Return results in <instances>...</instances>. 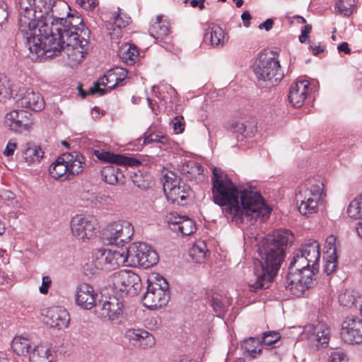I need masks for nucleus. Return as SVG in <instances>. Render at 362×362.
I'll list each match as a JSON object with an SVG mask.
<instances>
[{
  "instance_id": "nucleus-49",
  "label": "nucleus",
  "mask_w": 362,
  "mask_h": 362,
  "mask_svg": "<svg viewBox=\"0 0 362 362\" xmlns=\"http://www.w3.org/2000/svg\"><path fill=\"white\" fill-rule=\"evenodd\" d=\"M281 339V334L276 331H269L264 332L262 337V342L267 346L272 345Z\"/></svg>"
},
{
  "instance_id": "nucleus-46",
  "label": "nucleus",
  "mask_w": 362,
  "mask_h": 362,
  "mask_svg": "<svg viewBox=\"0 0 362 362\" xmlns=\"http://www.w3.org/2000/svg\"><path fill=\"white\" fill-rule=\"evenodd\" d=\"M356 300V298L351 291L346 290L339 296V301L344 308H352L355 305Z\"/></svg>"
},
{
  "instance_id": "nucleus-1",
  "label": "nucleus",
  "mask_w": 362,
  "mask_h": 362,
  "mask_svg": "<svg viewBox=\"0 0 362 362\" xmlns=\"http://www.w3.org/2000/svg\"><path fill=\"white\" fill-rule=\"evenodd\" d=\"M20 17L18 22V35L25 40V47L28 49V43L35 41L37 45L44 42L45 49L59 50L61 41L60 26L64 25V21H70L73 15H67L66 18L58 17L54 15L57 4L54 0H19Z\"/></svg>"
},
{
  "instance_id": "nucleus-53",
  "label": "nucleus",
  "mask_w": 362,
  "mask_h": 362,
  "mask_svg": "<svg viewBox=\"0 0 362 362\" xmlns=\"http://www.w3.org/2000/svg\"><path fill=\"white\" fill-rule=\"evenodd\" d=\"M76 3L87 11L93 10L97 5V0H76Z\"/></svg>"
},
{
  "instance_id": "nucleus-56",
  "label": "nucleus",
  "mask_w": 362,
  "mask_h": 362,
  "mask_svg": "<svg viewBox=\"0 0 362 362\" xmlns=\"http://www.w3.org/2000/svg\"><path fill=\"white\" fill-rule=\"evenodd\" d=\"M336 8L338 9L340 13H342L345 16H349L351 13V8H348L344 5V2L343 0L337 1Z\"/></svg>"
},
{
  "instance_id": "nucleus-57",
  "label": "nucleus",
  "mask_w": 362,
  "mask_h": 362,
  "mask_svg": "<svg viewBox=\"0 0 362 362\" xmlns=\"http://www.w3.org/2000/svg\"><path fill=\"white\" fill-rule=\"evenodd\" d=\"M51 284V279L48 276H43L42 286L40 288V292L42 294H47Z\"/></svg>"
},
{
  "instance_id": "nucleus-55",
  "label": "nucleus",
  "mask_w": 362,
  "mask_h": 362,
  "mask_svg": "<svg viewBox=\"0 0 362 362\" xmlns=\"http://www.w3.org/2000/svg\"><path fill=\"white\" fill-rule=\"evenodd\" d=\"M8 16L7 5L4 0H0V25L7 20Z\"/></svg>"
},
{
  "instance_id": "nucleus-4",
  "label": "nucleus",
  "mask_w": 362,
  "mask_h": 362,
  "mask_svg": "<svg viewBox=\"0 0 362 362\" xmlns=\"http://www.w3.org/2000/svg\"><path fill=\"white\" fill-rule=\"evenodd\" d=\"M65 25L56 24V26H60L61 30L59 32L60 34V40L55 41H61L60 49L59 50L47 49H45L44 42L36 44L35 41L33 43H28V49L31 54L30 58L32 60H37L40 57L43 56L52 57L54 54H57L62 49H64L73 61L76 62H81L87 53L88 40L81 36L87 35L89 33L88 30L85 28L83 23V19L76 16V17H71L70 21H64Z\"/></svg>"
},
{
  "instance_id": "nucleus-36",
  "label": "nucleus",
  "mask_w": 362,
  "mask_h": 362,
  "mask_svg": "<svg viewBox=\"0 0 362 362\" xmlns=\"http://www.w3.org/2000/svg\"><path fill=\"white\" fill-rule=\"evenodd\" d=\"M13 351L18 356H25L30 349V341L22 336L15 337L11 342Z\"/></svg>"
},
{
  "instance_id": "nucleus-2",
  "label": "nucleus",
  "mask_w": 362,
  "mask_h": 362,
  "mask_svg": "<svg viewBox=\"0 0 362 362\" xmlns=\"http://www.w3.org/2000/svg\"><path fill=\"white\" fill-rule=\"evenodd\" d=\"M292 239V233L286 229L276 230L266 238L250 237V245L256 243L254 250L261 258H253L250 291L269 288L284 259L287 244Z\"/></svg>"
},
{
  "instance_id": "nucleus-11",
  "label": "nucleus",
  "mask_w": 362,
  "mask_h": 362,
  "mask_svg": "<svg viewBox=\"0 0 362 362\" xmlns=\"http://www.w3.org/2000/svg\"><path fill=\"white\" fill-rule=\"evenodd\" d=\"M127 257L123 247L115 250L98 249L93 252V264L97 269L109 272L127 264Z\"/></svg>"
},
{
  "instance_id": "nucleus-62",
  "label": "nucleus",
  "mask_w": 362,
  "mask_h": 362,
  "mask_svg": "<svg viewBox=\"0 0 362 362\" xmlns=\"http://www.w3.org/2000/svg\"><path fill=\"white\" fill-rule=\"evenodd\" d=\"M262 351V343L258 344L257 346L255 349H250V357L256 358L257 356L260 355Z\"/></svg>"
},
{
  "instance_id": "nucleus-3",
  "label": "nucleus",
  "mask_w": 362,
  "mask_h": 362,
  "mask_svg": "<svg viewBox=\"0 0 362 362\" xmlns=\"http://www.w3.org/2000/svg\"><path fill=\"white\" fill-rule=\"evenodd\" d=\"M214 202L223 207L228 218L240 224L249 213V190L236 186L222 170L214 168L211 177Z\"/></svg>"
},
{
  "instance_id": "nucleus-10",
  "label": "nucleus",
  "mask_w": 362,
  "mask_h": 362,
  "mask_svg": "<svg viewBox=\"0 0 362 362\" xmlns=\"http://www.w3.org/2000/svg\"><path fill=\"white\" fill-rule=\"evenodd\" d=\"M169 300V286L163 277H159L153 283L148 281L147 290L142 297V303L146 308L155 310L165 306Z\"/></svg>"
},
{
  "instance_id": "nucleus-13",
  "label": "nucleus",
  "mask_w": 362,
  "mask_h": 362,
  "mask_svg": "<svg viewBox=\"0 0 362 362\" xmlns=\"http://www.w3.org/2000/svg\"><path fill=\"white\" fill-rule=\"evenodd\" d=\"M305 274L301 272L289 271L287 276L286 289L293 297H301L306 290L313 285V272L305 270Z\"/></svg>"
},
{
  "instance_id": "nucleus-32",
  "label": "nucleus",
  "mask_w": 362,
  "mask_h": 362,
  "mask_svg": "<svg viewBox=\"0 0 362 362\" xmlns=\"http://www.w3.org/2000/svg\"><path fill=\"white\" fill-rule=\"evenodd\" d=\"M162 18V16H158L149 28L150 35L156 39L163 38L169 33L168 23L163 21Z\"/></svg>"
},
{
  "instance_id": "nucleus-5",
  "label": "nucleus",
  "mask_w": 362,
  "mask_h": 362,
  "mask_svg": "<svg viewBox=\"0 0 362 362\" xmlns=\"http://www.w3.org/2000/svg\"><path fill=\"white\" fill-rule=\"evenodd\" d=\"M324 184L321 181L308 180L300 185L296 192V202L299 213L310 217L319 211V202L323 192Z\"/></svg>"
},
{
  "instance_id": "nucleus-25",
  "label": "nucleus",
  "mask_w": 362,
  "mask_h": 362,
  "mask_svg": "<svg viewBox=\"0 0 362 362\" xmlns=\"http://www.w3.org/2000/svg\"><path fill=\"white\" fill-rule=\"evenodd\" d=\"M61 160L66 164L70 176L83 171L84 158L78 152L64 153L61 155Z\"/></svg>"
},
{
  "instance_id": "nucleus-60",
  "label": "nucleus",
  "mask_w": 362,
  "mask_h": 362,
  "mask_svg": "<svg viewBox=\"0 0 362 362\" xmlns=\"http://www.w3.org/2000/svg\"><path fill=\"white\" fill-rule=\"evenodd\" d=\"M344 354L341 352H334L329 357V362H344Z\"/></svg>"
},
{
  "instance_id": "nucleus-21",
  "label": "nucleus",
  "mask_w": 362,
  "mask_h": 362,
  "mask_svg": "<svg viewBox=\"0 0 362 362\" xmlns=\"http://www.w3.org/2000/svg\"><path fill=\"white\" fill-rule=\"evenodd\" d=\"M98 295L94 292L92 286L81 284L76 289V303L81 308L90 310L95 304Z\"/></svg>"
},
{
  "instance_id": "nucleus-18",
  "label": "nucleus",
  "mask_w": 362,
  "mask_h": 362,
  "mask_svg": "<svg viewBox=\"0 0 362 362\" xmlns=\"http://www.w3.org/2000/svg\"><path fill=\"white\" fill-rule=\"evenodd\" d=\"M31 114L23 110H14L7 113L4 124L10 130L16 132H22L23 130H29L32 125Z\"/></svg>"
},
{
  "instance_id": "nucleus-16",
  "label": "nucleus",
  "mask_w": 362,
  "mask_h": 362,
  "mask_svg": "<svg viewBox=\"0 0 362 362\" xmlns=\"http://www.w3.org/2000/svg\"><path fill=\"white\" fill-rule=\"evenodd\" d=\"M272 211V209L267 204L261 193L255 192L250 185V223L253 220L257 223L265 221L269 217Z\"/></svg>"
},
{
  "instance_id": "nucleus-43",
  "label": "nucleus",
  "mask_w": 362,
  "mask_h": 362,
  "mask_svg": "<svg viewBox=\"0 0 362 362\" xmlns=\"http://www.w3.org/2000/svg\"><path fill=\"white\" fill-rule=\"evenodd\" d=\"M93 307L95 308V313L100 317L107 319V317L110 316L109 298H105V300H100L98 303L95 302Z\"/></svg>"
},
{
  "instance_id": "nucleus-50",
  "label": "nucleus",
  "mask_w": 362,
  "mask_h": 362,
  "mask_svg": "<svg viewBox=\"0 0 362 362\" xmlns=\"http://www.w3.org/2000/svg\"><path fill=\"white\" fill-rule=\"evenodd\" d=\"M121 9L117 8V14L114 18V24L119 29L127 27L130 23V18L120 13Z\"/></svg>"
},
{
  "instance_id": "nucleus-58",
  "label": "nucleus",
  "mask_w": 362,
  "mask_h": 362,
  "mask_svg": "<svg viewBox=\"0 0 362 362\" xmlns=\"http://www.w3.org/2000/svg\"><path fill=\"white\" fill-rule=\"evenodd\" d=\"M16 148V144L13 140H10L4 151L6 156H11L13 154Z\"/></svg>"
},
{
  "instance_id": "nucleus-22",
  "label": "nucleus",
  "mask_w": 362,
  "mask_h": 362,
  "mask_svg": "<svg viewBox=\"0 0 362 362\" xmlns=\"http://www.w3.org/2000/svg\"><path fill=\"white\" fill-rule=\"evenodd\" d=\"M94 153L99 160L111 164L122 165L124 166H138L141 163L134 158L115 154L110 151L95 150Z\"/></svg>"
},
{
  "instance_id": "nucleus-8",
  "label": "nucleus",
  "mask_w": 362,
  "mask_h": 362,
  "mask_svg": "<svg viewBox=\"0 0 362 362\" xmlns=\"http://www.w3.org/2000/svg\"><path fill=\"white\" fill-rule=\"evenodd\" d=\"M127 264L140 266L147 269L156 265L159 259L158 255L151 246L145 243H134L125 248Z\"/></svg>"
},
{
  "instance_id": "nucleus-51",
  "label": "nucleus",
  "mask_w": 362,
  "mask_h": 362,
  "mask_svg": "<svg viewBox=\"0 0 362 362\" xmlns=\"http://www.w3.org/2000/svg\"><path fill=\"white\" fill-rule=\"evenodd\" d=\"M184 216H180L177 214H170L167 218V222L169 225V227L173 230H176L177 227L180 225V222L182 221Z\"/></svg>"
},
{
  "instance_id": "nucleus-45",
  "label": "nucleus",
  "mask_w": 362,
  "mask_h": 362,
  "mask_svg": "<svg viewBox=\"0 0 362 362\" xmlns=\"http://www.w3.org/2000/svg\"><path fill=\"white\" fill-rule=\"evenodd\" d=\"M325 247L327 248V253L332 255H337V253L340 252V244L337 237L330 235L325 240Z\"/></svg>"
},
{
  "instance_id": "nucleus-6",
  "label": "nucleus",
  "mask_w": 362,
  "mask_h": 362,
  "mask_svg": "<svg viewBox=\"0 0 362 362\" xmlns=\"http://www.w3.org/2000/svg\"><path fill=\"white\" fill-rule=\"evenodd\" d=\"M253 71L258 82L263 81L267 86H276L284 77L278 54L272 51L259 54Z\"/></svg>"
},
{
  "instance_id": "nucleus-17",
  "label": "nucleus",
  "mask_w": 362,
  "mask_h": 362,
  "mask_svg": "<svg viewBox=\"0 0 362 362\" xmlns=\"http://www.w3.org/2000/svg\"><path fill=\"white\" fill-rule=\"evenodd\" d=\"M17 104L19 107L39 112L45 108L43 97L32 88H21L18 94Z\"/></svg>"
},
{
  "instance_id": "nucleus-23",
  "label": "nucleus",
  "mask_w": 362,
  "mask_h": 362,
  "mask_svg": "<svg viewBox=\"0 0 362 362\" xmlns=\"http://www.w3.org/2000/svg\"><path fill=\"white\" fill-rule=\"evenodd\" d=\"M47 321L52 327L62 329L66 327L69 323V315L66 310L62 307H52L47 311Z\"/></svg>"
},
{
  "instance_id": "nucleus-12",
  "label": "nucleus",
  "mask_w": 362,
  "mask_h": 362,
  "mask_svg": "<svg viewBox=\"0 0 362 362\" xmlns=\"http://www.w3.org/2000/svg\"><path fill=\"white\" fill-rule=\"evenodd\" d=\"M70 226L73 235L83 242L93 238L98 232L97 220L90 215L74 216L71 220Z\"/></svg>"
},
{
  "instance_id": "nucleus-15",
  "label": "nucleus",
  "mask_w": 362,
  "mask_h": 362,
  "mask_svg": "<svg viewBox=\"0 0 362 362\" xmlns=\"http://www.w3.org/2000/svg\"><path fill=\"white\" fill-rule=\"evenodd\" d=\"M341 337L348 344L362 342V319L356 315H349L341 324Z\"/></svg>"
},
{
  "instance_id": "nucleus-64",
  "label": "nucleus",
  "mask_w": 362,
  "mask_h": 362,
  "mask_svg": "<svg viewBox=\"0 0 362 362\" xmlns=\"http://www.w3.org/2000/svg\"><path fill=\"white\" fill-rule=\"evenodd\" d=\"M205 0H191L190 5L193 8L199 7L200 10L205 8Z\"/></svg>"
},
{
  "instance_id": "nucleus-19",
  "label": "nucleus",
  "mask_w": 362,
  "mask_h": 362,
  "mask_svg": "<svg viewBox=\"0 0 362 362\" xmlns=\"http://www.w3.org/2000/svg\"><path fill=\"white\" fill-rule=\"evenodd\" d=\"M311 91L310 83L307 80H297L291 85L288 100L290 103L295 107L299 108L302 107Z\"/></svg>"
},
{
  "instance_id": "nucleus-48",
  "label": "nucleus",
  "mask_w": 362,
  "mask_h": 362,
  "mask_svg": "<svg viewBox=\"0 0 362 362\" xmlns=\"http://www.w3.org/2000/svg\"><path fill=\"white\" fill-rule=\"evenodd\" d=\"M233 127L237 134V140L240 142L245 140L247 142V136L248 133L246 131L247 125L243 122H236L233 124Z\"/></svg>"
},
{
  "instance_id": "nucleus-47",
  "label": "nucleus",
  "mask_w": 362,
  "mask_h": 362,
  "mask_svg": "<svg viewBox=\"0 0 362 362\" xmlns=\"http://www.w3.org/2000/svg\"><path fill=\"white\" fill-rule=\"evenodd\" d=\"M168 141V137L165 136H160L155 133H150L146 132L144 135V143H161L165 144Z\"/></svg>"
},
{
  "instance_id": "nucleus-38",
  "label": "nucleus",
  "mask_w": 362,
  "mask_h": 362,
  "mask_svg": "<svg viewBox=\"0 0 362 362\" xmlns=\"http://www.w3.org/2000/svg\"><path fill=\"white\" fill-rule=\"evenodd\" d=\"M109 304L110 305V316L107 317L109 320L113 321L119 317L123 313L124 304L116 297L109 298Z\"/></svg>"
},
{
  "instance_id": "nucleus-42",
  "label": "nucleus",
  "mask_w": 362,
  "mask_h": 362,
  "mask_svg": "<svg viewBox=\"0 0 362 362\" xmlns=\"http://www.w3.org/2000/svg\"><path fill=\"white\" fill-rule=\"evenodd\" d=\"M12 94L11 85L6 76L0 77V101L10 98Z\"/></svg>"
},
{
  "instance_id": "nucleus-24",
  "label": "nucleus",
  "mask_w": 362,
  "mask_h": 362,
  "mask_svg": "<svg viewBox=\"0 0 362 362\" xmlns=\"http://www.w3.org/2000/svg\"><path fill=\"white\" fill-rule=\"evenodd\" d=\"M303 255L311 263V268L317 272L320 259V245L317 240H310L300 247Z\"/></svg>"
},
{
  "instance_id": "nucleus-7",
  "label": "nucleus",
  "mask_w": 362,
  "mask_h": 362,
  "mask_svg": "<svg viewBox=\"0 0 362 362\" xmlns=\"http://www.w3.org/2000/svg\"><path fill=\"white\" fill-rule=\"evenodd\" d=\"M134 233V226L128 221L119 220L109 223L103 230L102 238L106 245L122 247L132 239Z\"/></svg>"
},
{
  "instance_id": "nucleus-59",
  "label": "nucleus",
  "mask_w": 362,
  "mask_h": 362,
  "mask_svg": "<svg viewBox=\"0 0 362 362\" xmlns=\"http://www.w3.org/2000/svg\"><path fill=\"white\" fill-rule=\"evenodd\" d=\"M173 127L174 132L176 134L182 133L184 131L185 125L184 123L178 119L177 117L173 121Z\"/></svg>"
},
{
  "instance_id": "nucleus-31",
  "label": "nucleus",
  "mask_w": 362,
  "mask_h": 362,
  "mask_svg": "<svg viewBox=\"0 0 362 362\" xmlns=\"http://www.w3.org/2000/svg\"><path fill=\"white\" fill-rule=\"evenodd\" d=\"M208 38L212 46L222 47L226 42V33L219 25H214L210 32L205 34V39Z\"/></svg>"
},
{
  "instance_id": "nucleus-44",
  "label": "nucleus",
  "mask_w": 362,
  "mask_h": 362,
  "mask_svg": "<svg viewBox=\"0 0 362 362\" xmlns=\"http://www.w3.org/2000/svg\"><path fill=\"white\" fill-rule=\"evenodd\" d=\"M228 303V300H223L218 296H214L211 300V305L218 316H220L226 311Z\"/></svg>"
},
{
  "instance_id": "nucleus-54",
  "label": "nucleus",
  "mask_w": 362,
  "mask_h": 362,
  "mask_svg": "<svg viewBox=\"0 0 362 362\" xmlns=\"http://www.w3.org/2000/svg\"><path fill=\"white\" fill-rule=\"evenodd\" d=\"M187 167H190L191 172L187 171L189 173H192L194 175H201L204 172V168L202 165L196 162H189L187 165Z\"/></svg>"
},
{
  "instance_id": "nucleus-41",
  "label": "nucleus",
  "mask_w": 362,
  "mask_h": 362,
  "mask_svg": "<svg viewBox=\"0 0 362 362\" xmlns=\"http://www.w3.org/2000/svg\"><path fill=\"white\" fill-rule=\"evenodd\" d=\"M167 199L172 204H177L178 205L182 204V202L186 199V192L184 189H182L180 186L174 188L171 192L165 194Z\"/></svg>"
},
{
  "instance_id": "nucleus-61",
  "label": "nucleus",
  "mask_w": 362,
  "mask_h": 362,
  "mask_svg": "<svg viewBox=\"0 0 362 362\" xmlns=\"http://www.w3.org/2000/svg\"><path fill=\"white\" fill-rule=\"evenodd\" d=\"M274 21L271 18H268L264 22L260 23L258 26L259 29H265L267 31L270 30L273 27Z\"/></svg>"
},
{
  "instance_id": "nucleus-20",
  "label": "nucleus",
  "mask_w": 362,
  "mask_h": 362,
  "mask_svg": "<svg viewBox=\"0 0 362 362\" xmlns=\"http://www.w3.org/2000/svg\"><path fill=\"white\" fill-rule=\"evenodd\" d=\"M125 337L134 347L147 349L155 345L154 337L143 329H129L125 332Z\"/></svg>"
},
{
  "instance_id": "nucleus-27",
  "label": "nucleus",
  "mask_w": 362,
  "mask_h": 362,
  "mask_svg": "<svg viewBox=\"0 0 362 362\" xmlns=\"http://www.w3.org/2000/svg\"><path fill=\"white\" fill-rule=\"evenodd\" d=\"M312 327L313 334L315 336V340L318 344L322 346H326L329 341L330 339V329L327 324L322 322H317L316 324L313 325Z\"/></svg>"
},
{
  "instance_id": "nucleus-52",
  "label": "nucleus",
  "mask_w": 362,
  "mask_h": 362,
  "mask_svg": "<svg viewBox=\"0 0 362 362\" xmlns=\"http://www.w3.org/2000/svg\"><path fill=\"white\" fill-rule=\"evenodd\" d=\"M329 259L327 260L325 271L327 274H332L337 268V255H329Z\"/></svg>"
},
{
  "instance_id": "nucleus-35",
  "label": "nucleus",
  "mask_w": 362,
  "mask_h": 362,
  "mask_svg": "<svg viewBox=\"0 0 362 362\" xmlns=\"http://www.w3.org/2000/svg\"><path fill=\"white\" fill-rule=\"evenodd\" d=\"M44 152L42 149L36 146H31L29 144H26V147L23 151V158L25 162L28 165L39 161L43 157Z\"/></svg>"
},
{
  "instance_id": "nucleus-63",
  "label": "nucleus",
  "mask_w": 362,
  "mask_h": 362,
  "mask_svg": "<svg viewBox=\"0 0 362 362\" xmlns=\"http://www.w3.org/2000/svg\"><path fill=\"white\" fill-rule=\"evenodd\" d=\"M16 196L11 191H5L1 195V199L5 201H11L15 199Z\"/></svg>"
},
{
  "instance_id": "nucleus-30",
  "label": "nucleus",
  "mask_w": 362,
  "mask_h": 362,
  "mask_svg": "<svg viewBox=\"0 0 362 362\" xmlns=\"http://www.w3.org/2000/svg\"><path fill=\"white\" fill-rule=\"evenodd\" d=\"M118 55L127 64H133L139 56V51L134 45L124 43L119 47Z\"/></svg>"
},
{
  "instance_id": "nucleus-26",
  "label": "nucleus",
  "mask_w": 362,
  "mask_h": 362,
  "mask_svg": "<svg viewBox=\"0 0 362 362\" xmlns=\"http://www.w3.org/2000/svg\"><path fill=\"white\" fill-rule=\"evenodd\" d=\"M310 264L311 263L305 257V256L303 255V252L299 247L293 254V257L288 267V270L293 272H301V273L303 274H305V270H309L313 272L314 276L316 272L315 269L311 268Z\"/></svg>"
},
{
  "instance_id": "nucleus-9",
  "label": "nucleus",
  "mask_w": 362,
  "mask_h": 362,
  "mask_svg": "<svg viewBox=\"0 0 362 362\" xmlns=\"http://www.w3.org/2000/svg\"><path fill=\"white\" fill-rule=\"evenodd\" d=\"M110 282L115 293L124 296H136L141 289L140 276L131 270H121L112 274Z\"/></svg>"
},
{
  "instance_id": "nucleus-40",
  "label": "nucleus",
  "mask_w": 362,
  "mask_h": 362,
  "mask_svg": "<svg viewBox=\"0 0 362 362\" xmlns=\"http://www.w3.org/2000/svg\"><path fill=\"white\" fill-rule=\"evenodd\" d=\"M179 223L180 225L176 227L177 230L175 231L180 232L182 235H189L196 231L194 221L187 216H184Z\"/></svg>"
},
{
  "instance_id": "nucleus-39",
  "label": "nucleus",
  "mask_w": 362,
  "mask_h": 362,
  "mask_svg": "<svg viewBox=\"0 0 362 362\" xmlns=\"http://www.w3.org/2000/svg\"><path fill=\"white\" fill-rule=\"evenodd\" d=\"M346 213L350 218H362V199L359 195L349 204Z\"/></svg>"
},
{
  "instance_id": "nucleus-34",
  "label": "nucleus",
  "mask_w": 362,
  "mask_h": 362,
  "mask_svg": "<svg viewBox=\"0 0 362 362\" xmlns=\"http://www.w3.org/2000/svg\"><path fill=\"white\" fill-rule=\"evenodd\" d=\"M49 173L52 177L55 179L62 178L64 180L70 179V175L67 165L61 160V156L52 164L49 168Z\"/></svg>"
},
{
  "instance_id": "nucleus-33",
  "label": "nucleus",
  "mask_w": 362,
  "mask_h": 362,
  "mask_svg": "<svg viewBox=\"0 0 362 362\" xmlns=\"http://www.w3.org/2000/svg\"><path fill=\"white\" fill-rule=\"evenodd\" d=\"M209 250L206 245L203 241L196 242L189 250V255L197 263H202L204 262Z\"/></svg>"
},
{
  "instance_id": "nucleus-28",
  "label": "nucleus",
  "mask_w": 362,
  "mask_h": 362,
  "mask_svg": "<svg viewBox=\"0 0 362 362\" xmlns=\"http://www.w3.org/2000/svg\"><path fill=\"white\" fill-rule=\"evenodd\" d=\"M100 174L102 179L110 185H115L124 178V175L120 169L111 165L103 167Z\"/></svg>"
},
{
  "instance_id": "nucleus-14",
  "label": "nucleus",
  "mask_w": 362,
  "mask_h": 362,
  "mask_svg": "<svg viewBox=\"0 0 362 362\" xmlns=\"http://www.w3.org/2000/svg\"><path fill=\"white\" fill-rule=\"evenodd\" d=\"M127 75V71L124 69L116 67L109 70L103 76L97 80L93 86L90 87L88 93L103 95L106 93L105 88L100 86H105L106 88L111 90L116 86L122 84Z\"/></svg>"
},
{
  "instance_id": "nucleus-29",
  "label": "nucleus",
  "mask_w": 362,
  "mask_h": 362,
  "mask_svg": "<svg viewBox=\"0 0 362 362\" xmlns=\"http://www.w3.org/2000/svg\"><path fill=\"white\" fill-rule=\"evenodd\" d=\"M29 359L30 362H53L54 356L47 346L39 345L35 347Z\"/></svg>"
},
{
  "instance_id": "nucleus-37",
  "label": "nucleus",
  "mask_w": 362,
  "mask_h": 362,
  "mask_svg": "<svg viewBox=\"0 0 362 362\" xmlns=\"http://www.w3.org/2000/svg\"><path fill=\"white\" fill-rule=\"evenodd\" d=\"M180 179L172 171L164 174L162 182L165 194L173 191L174 188L180 187Z\"/></svg>"
}]
</instances>
